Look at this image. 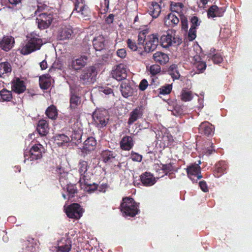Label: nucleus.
Segmentation results:
<instances>
[{
    "instance_id": "obj_9",
    "label": "nucleus",
    "mask_w": 252,
    "mask_h": 252,
    "mask_svg": "<svg viewBox=\"0 0 252 252\" xmlns=\"http://www.w3.org/2000/svg\"><path fill=\"white\" fill-rule=\"evenodd\" d=\"M112 76L118 81L125 79L127 76V72L126 66L123 64H120L116 66L112 72Z\"/></svg>"
},
{
    "instance_id": "obj_43",
    "label": "nucleus",
    "mask_w": 252,
    "mask_h": 252,
    "mask_svg": "<svg viewBox=\"0 0 252 252\" xmlns=\"http://www.w3.org/2000/svg\"><path fill=\"white\" fill-rule=\"evenodd\" d=\"M149 70L151 74L156 75L160 72V67L158 64H154L150 67Z\"/></svg>"
},
{
    "instance_id": "obj_42",
    "label": "nucleus",
    "mask_w": 252,
    "mask_h": 252,
    "mask_svg": "<svg viewBox=\"0 0 252 252\" xmlns=\"http://www.w3.org/2000/svg\"><path fill=\"white\" fill-rule=\"evenodd\" d=\"M172 90V86L171 85H166L161 87L159 89V93L161 94H169Z\"/></svg>"
},
{
    "instance_id": "obj_6",
    "label": "nucleus",
    "mask_w": 252,
    "mask_h": 252,
    "mask_svg": "<svg viewBox=\"0 0 252 252\" xmlns=\"http://www.w3.org/2000/svg\"><path fill=\"white\" fill-rule=\"evenodd\" d=\"M65 212L68 217L78 219L82 216L83 211L78 204L74 203L66 208Z\"/></svg>"
},
{
    "instance_id": "obj_58",
    "label": "nucleus",
    "mask_w": 252,
    "mask_h": 252,
    "mask_svg": "<svg viewBox=\"0 0 252 252\" xmlns=\"http://www.w3.org/2000/svg\"><path fill=\"white\" fill-rule=\"evenodd\" d=\"M40 67L41 69H45L47 67V63L46 61H43L40 63Z\"/></svg>"
},
{
    "instance_id": "obj_44",
    "label": "nucleus",
    "mask_w": 252,
    "mask_h": 252,
    "mask_svg": "<svg viewBox=\"0 0 252 252\" xmlns=\"http://www.w3.org/2000/svg\"><path fill=\"white\" fill-rule=\"evenodd\" d=\"M196 37L195 28H190L188 34V38L189 40L192 41Z\"/></svg>"
},
{
    "instance_id": "obj_62",
    "label": "nucleus",
    "mask_w": 252,
    "mask_h": 252,
    "mask_svg": "<svg viewBox=\"0 0 252 252\" xmlns=\"http://www.w3.org/2000/svg\"><path fill=\"white\" fill-rule=\"evenodd\" d=\"M212 151L213 149H209L207 151L206 154H207L208 155H210L212 154Z\"/></svg>"
},
{
    "instance_id": "obj_5",
    "label": "nucleus",
    "mask_w": 252,
    "mask_h": 252,
    "mask_svg": "<svg viewBox=\"0 0 252 252\" xmlns=\"http://www.w3.org/2000/svg\"><path fill=\"white\" fill-rule=\"evenodd\" d=\"M158 44V39L156 34L149 35L146 39L144 52L140 53L141 55H143L145 52H150L156 49Z\"/></svg>"
},
{
    "instance_id": "obj_47",
    "label": "nucleus",
    "mask_w": 252,
    "mask_h": 252,
    "mask_svg": "<svg viewBox=\"0 0 252 252\" xmlns=\"http://www.w3.org/2000/svg\"><path fill=\"white\" fill-rule=\"evenodd\" d=\"M146 39L145 32L142 31L139 32L138 35V44L143 45Z\"/></svg>"
},
{
    "instance_id": "obj_1",
    "label": "nucleus",
    "mask_w": 252,
    "mask_h": 252,
    "mask_svg": "<svg viewBox=\"0 0 252 252\" xmlns=\"http://www.w3.org/2000/svg\"><path fill=\"white\" fill-rule=\"evenodd\" d=\"M29 40L28 43L21 49L22 54L27 55L40 49L42 45V41L39 36L32 33L28 36Z\"/></svg>"
},
{
    "instance_id": "obj_20",
    "label": "nucleus",
    "mask_w": 252,
    "mask_h": 252,
    "mask_svg": "<svg viewBox=\"0 0 252 252\" xmlns=\"http://www.w3.org/2000/svg\"><path fill=\"white\" fill-rule=\"evenodd\" d=\"M39 147L37 146H33L29 151V155H30L31 160L37 159L42 157L40 150L41 145H39Z\"/></svg>"
},
{
    "instance_id": "obj_50",
    "label": "nucleus",
    "mask_w": 252,
    "mask_h": 252,
    "mask_svg": "<svg viewBox=\"0 0 252 252\" xmlns=\"http://www.w3.org/2000/svg\"><path fill=\"white\" fill-rule=\"evenodd\" d=\"M148 85V83L147 80L146 79H143L141 81L139 88L140 90L144 91L147 88Z\"/></svg>"
},
{
    "instance_id": "obj_27",
    "label": "nucleus",
    "mask_w": 252,
    "mask_h": 252,
    "mask_svg": "<svg viewBox=\"0 0 252 252\" xmlns=\"http://www.w3.org/2000/svg\"><path fill=\"white\" fill-rule=\"evenodd\" d=\"M39 85L42 89H47L51 85V79L48 75H43L39 78Z\"/></svg>"
},
{
    "instance_id": "obj_3",
    "label": "nucleus",
    "mask_w": 252,
    "mask_h": 252,
    "mask_svg": "<svg viewBox=\"0 0 252 252\" xmlns=\"http://www.w3.org/2000/svg\"><path fill=\"white\" fill-rule=\"evenodd\" d=\"M97 71L95 67L89 66L83 69L80 75L79 81L83 84H90L95 80Z\"/></svg>"
},
{
    "instance_id": "obj_57",
    "label": "nucleus",
    "mask_w": 252,
    "mask_h": 252,
    "mask_svg": "<svg viewBox=\"0 0 252 252\" xmlns=\"http://www.w3.org/2000/svg\"><path fill=\"white\" fill-rule=\"evenodd\" d=\"M104 4L105 7L103 10L104 13L106 12L109 8V0H104Z\"/></svg>"
},
{
    "instance_id": "obj_34",
    "label": "nucleus",
    "mask_w": 252,
    "mask_h": 252,
    "mask_svg": "<svg viewBox=\"0 0 252 252\" xmlns=\"http://www.w3.org/2000/svg\"><path fill=\"white\" fill-rule=\"evenodd\" d=\"M80 183L81 188L83 189L84 190L87 192H91L92 191H94L97 189V186L96 185L88 184L87 183L85 182V181H83L82 179H80Z\"/></svg>"
},
{
    "instance_id": "obj_53",
    "label": "nucleus",
    "mask_w": 252,
    "mask_h": 252,
    "mask_svg": "<svg viewBox=\"0 0 252 252\" xmlns=\"http://www.w3.org/2000/svg\"><path fill=\"white\" fill-rule=\"evenodd\" d=\"M199 186L201 189L204 192H206L208 191V188L207 187V185L205 182L201 181L199 182Z\"/></svg>"
},
{
    "instance_id": "obj_39",
    "label": "nucleus",
    "mask_w": 252,
    "mask_h": 252,
    "mask_svg": "<svg viewBox=\"0 0 252 252\" xmlns=\"http://www.w3.org/2000/svg\"><path fill=\"white\" fill-rule=\"evenodd\" d=\"M70 107L72 109H75L80 104V100L79 97L72 95L70 100Z\"/></svg>"
},
{
    "instance_id": "obj_26",
    "label": "nucleus",
    "mask_w": 252,
    "mask_h": 252,
    "mask_svg": "<svg viewBox=\"0 0 252 252\" xmlns=\"http://www.w3.org/2000/svg\"><path fill=\"white\" fill-rule=\"evenodd\" d=\"M37 130L41 136L46 135L48 132V126L46 121L45 120L39 121Z\"/></svg>"
},
{
    "instance_id": "obj_29",
    "label": "nucleus",
    "mask_w": 252,
    "mask_h": 252,
    "mask_svg": "<svg viewBox=\"0 0 252 252\" xmlns=\"http://www.w3.org/2000/svg\"><path fill=\"white\" fill-rule=\"evenodd\" d=\"M199 130L207 135H211L213 132V126L207 122L202 123L199 126Z\"/></svg>"
},
{
    "instance_id": "obj_60",
    "label": "nucleus",
    "mask_w": 252,
    "mask_h": 252,
    "mask_svg": "<svg viewBox=\"0 0 252 252\" xmlns=\"http://www.w3.org/2000/svg\"><path fill=\"white\" fill-rule=\"evenodd\" d=\"M44 9V6L43 5L38 6L37 9L35 11V14H37V12L39 11H41Z\"/></svg>"
},
{
    "instance_id": "obj_51",
    "label": "nucleus",
    "mask_w": 252,
    "mask_h": 252,
    "mask_svg": "<svg viewBox=\"0 0 252 252\" xmlns=\"http://www.w3.org/2000/svg\"><path fill=\"white\" fill-rule=\"evenodd\" d=\"M117 54L121 58H124L126 55V50L125 49H119L117 52Z\"/></svg>"
},
{
    "instance_id": "obj_40",
    "label": "nucleus",
    "mask_w": 252,
    "mask_h": 252,
    "mask_svg": "<svg viewBox=\"0 0 252 252\" xmlns=\"http://www.w3.org/2000/svg\"><path fill=\"white\" fill-rule=\"evenodd\" d=\"M1 99L3 101H9L12 98V94L10 91L3 89L0 92Z\"/></svg>"
},
{
    "instance_id": "obj_52",
    "label": "nucleus",
    "mask_w": 252,
    "mask_h": 252,
    "mask_svg": "<svg viewBox=\"0 0 252 252\" xmlns=\"http://www.w3.org/2000/svg\"><path fill=\"white\" fill-rule=\"evenodd\" d=\"M191 28H196L199 25L198 19L196 17H193L191 19Z\"/></svg>"
},
{
    "instance_id": "obj_37",
    "label": "nucleus",
    "mask_w": 252,
    "mask_h": 252,
    "mask_svg": "<svg viewBox=\"0 0 252 252\" xmlns=\"http://www.w3.org/2000/svg\"><path fill=\"white\" fill-rule=\"evenodd\" d=\"M168 72L173 79H178L180 77V74L177 69V65L172 64L168 69Z\"/></svg>"
},
{
    "instance_id": "obj_4",
    "label": "nucleus",
    "mask_w": 252,
    "mask_h": 252,
    "mask_svg": "<svg viewBox=\"0 0 252 252\" xmlns=\"http://www.w3.org/2000/svg\"><path fill=\"white\" fill-rule=\"evenodd\" d=\"M95 124L98 127L105 126L108 122V115L106 110H96L93 115Z\"/></svg>"
},
{
    "instance_id": "obj_35",
    "label": "nucleus",
    "mask_w": 252,
    "mask_h": 252,
    "mask_svg": "<svg viewBox=\"0 0 252 252\" xmlns=\"http://www.w3.org/2000/svg\"><path fill=\"white\" fill-rule=\"evenodd\" d=\"M46 115L52 119H55L57 117V110L54 105L49 106L46 110Z\"/></svg>"
},
{
    "instance_id": "obj_36",
    "label": "nucleus",
    "mask_w": 252,
    "mask_h": 252,
    "mask_svg": "<svg viewBox=\"0 0 252 252\" xmlns=\"http://www.w3.org/2000/svg\"><path fill=\"white\" fill-rule=\"evenodd\" d=\"M181 98L183 101H190L192 98V94L190 91L186 90H183L182 91Z\"/></svg>"
},
{
    "instance_id": "obj_64",
    "label": "nucleus",
    "mask_w": 252,
    "mask_h": 252,
    "mask_svg": "<svg viewBox=\"0 0 252 252\" xmlns=\"http://www.w3.org/2000/svg\"><path fill=\"white\" fill-rule=\"evenodd\" d=\"M208 1V0H201V2L203 5L206 4Z\"/></svg>"
},
{
    "instance_id": "obj_7",
    "label": "nucleus",
    "mask_w": 252,
    "mask_h": 252,
    "mask_svg": "<svg viewBox=\"0 0 252 252\" xmlns=\"http://www.w3.org/2000/svg\"><path fill=\"white\" fill-rule=\"evenodd\" d=\"M200 163V162L198 164H192L187 168L188 177L193 181H196L202 177L199 165Z\"/></svg>"
},
{
    "instance_id": "obj_12",
    "label": "nucleus",
    "mask_w": 252,
    "mask_h": 252,
    "mask_svg": "<svg viewBox=\"0 0 252 252\" xmlns=\"http://www.w3.org/2000/svg\"><path fill=\"white\" fill-rule=\"evenodd\" d=\"M76 12L78 16L84 17L87 16L88 11L84 3V0H76L75 3V8L72 13Z\"/></svg>"
},
{
    "instance_id": "obj_32",
    "label": "nucleus",
    "mask_w": 252,
    "mask_h": 252,
    "mask_svg": "<svg viewBox=\"0 0 252 252\" xmlns=\"http://www.w3.org/2000/svg\"><path fill=\"white\" fill-rule=\"evenodd\" d=\"M161 45L164 48L170 46L172 43V36L168 33L167 35H162L160 38Z\"/></svg>"
},
{
    "instance_id": "obj_17",
    "label": "nucleus",
    "mask_w": 252,
    "mask_h": 252,
    "mask_svg": "<svg viewBox=\"0 0 252 252\" xmlns=\"http://www.w3.org/2000/svg\"><path fill=\"white\" fill-rule=\"evenodd\" d=\"M96 146V141L93 137L88 138L83 144V146L81 148L83 152H87L93 150Z\"/></svg>"
},
{
    "instance_id": "obj_55",
    "label": "nucleus",
    "mask_w": 252,
    "mask_h": 252,
    "mask_svg": "<svg viewBox=\"0 0 252 252\" xmlns=\"http://www.w3.org/2000/svg\"><path fill=\"white\" fill-rule=\"evenodd\" d=\"M162 169L165 172H168L172 169V165L170 164L162 165Z\"/></svg>"
},
{
    "instance_id": "obj_2",
    "label": "nucleus",
    "mask_w": 252,
    "mask_h": 252,
    "mask_svg": "<svg viewBox=\"0 0 252 252\" xmlns=\"http://www.w3.org/2000/svg\"><path fill=\"white\" fill-rule=\"evenodd\" d=\"M121 211L124 216L133 217L138 212L136 203L132 198L126 197L121 204Z\"/></svg>"
},
{
    "instance_id": "obj_18",
    "label": "nucleus",
    "mask_w": 252,
    "mask_h": 252,
    "mask_svg": "<svg viewBox=\"0 0 252 252\" xmlns=\"http://www.w3.org/2000/svg\"><path fill=\"white\" fill-rule=\"evenodd\" d=\"M154 60L160 64H165L169 61V58L165 53L160 52H157L153 55Z\"/></svg>"
},
{
    "instance_id": "obj_33",
    "label": "nucleus",
    "mask_w": 252,
    "mask_h": 252,
    "mask_svg": "<svg viewBox=\"0 0 252 252\" xmlns=\"http://www.w3.org/2000/svg\"><path fill=\"white\" fill-rule=\"evenodd\" d=\"M88 163L86 161H83L79 164V171L83 177V180L85 181L87 176Z\"/></svg>"
},
{
    "instance_id": "obj_46",
    "label": "nucleus",
    "mask_w": 252,
    "mask_h": 252,
    "mask_svg": "<svg viewBox=\"0 0 252 252\" xmlns=\"http://www.w3.org/2000/svg\"><path fill=\"white\" fill-rule=\"evenodd\" d=\"M212 60L214 63H220L222 60V57L218 53L215 54L212 57Z\"/></svg>"
},
{
    "instance_id": "obj_19",
    "label": "nucleus",
    "mask_w": 252,
    "mask_h": 252,
    "mask_svg": "<svg viewBox=\"0 0 252 252\" xmlns=\"http://www.w3.org/2000/svg\"><path fill=\"white\" fill-rule=\"evenodd\" d=\"M142 183L145 186H152L156 182L155 178L149 173H145L141 176Z\"/></svg>"
},
{
    "instance_id": "obj_13",
    "label": "nucleus",
    "mask_w": 252,
    "mask_h": 252,
    "mask_svg": "<svg viewBox=\"0 0 252 252\" xmlns=\"http://www.w3.org/2000/svg\"><path fill=\"white\" fill-rule=\"evenodd\" d=\"M190 57L192 58L194 66L199 71V72H202L206 67L205 63L201 61L200 55H195L193 51H191Z\"/></svg>"
},
{
    "instance_id": "obj_41",
    "label": "nucleus",
    "mask_w": 252,
    "mask_h": 252,
    "mask_svg": "<svg viewBox=\"0 0 252 252\" xmlns=\"http://www.w3.org/2000/svg\"><path fill=\"white\" fill-rule=\"evenodd\" d=\"M102 156L103 158V161L105 162L112 161V159L115 157L111 152L106 151L103 152Z\"/></svg>"
},
{
    "instance_id": "obj_59",
    "label": "nucleus",
    "mask_w": 252,
    "mask_h": 252,
    "mask_svg": "<svg viewBox=\"0 0 252 252\" xmlns=\"http://www.w3.org/2000/svg\"><path fill=\"white\" fill-rule=\"evenodd\" d=\"M9 3L12 5H16L20 3L22 0H8Z\"/></svg>"
},
{
    "instance_id": "obj_14",
    "label": "nucleus",
    "mask_w": 252,
    "mask_h": 252,
    "mask_svg": "<svg viewBox=\"0 0 252 252\" xmlns=\"http://www.w3.org/2000/svg\"><path fill=\"white\" fill-rule=\"evenodd\" d=\"M14 38L11 36H4L0 41V48L4 51H8L13 47Z\"/></svg>"
},
{
    "instance_id": "obj_21",
    "label": "nucleus",
    "mask_w": 252,
    "mask_h": 252,
    "mask_svg": "<svg viewBox=\"0 0 252 252\" xmlns=\"http://www.w3.org/2000/svg\"><path fill=\"white\" fill-rule=\"evenodd\" d=\"M121 147L125 150H129L133 145L132 139L130 136L124 137L121 142Z\"/></svg>"
},
{
    "instance_id": "obj_10",
    "label": "nucleus",
    "mask_w": 252,
    "mask_h": 252,
    "mask_svg": "<svg viewBox=\"0 0 252 252\" xmlns=\"http://www.w3.org/2000/svg\"><path fill=\"white\" fill-rule=\"evenodd\" d=\"M52 16L47 15L45 13L40 14L37 18L38 26L39 29H44L48 28L52 23Z\"/></svg>"
},
{
    "instance_id": "obj_49",
    "label": "nucleus",
    "mask_w": 252,
    "mask_h": 252,
    "mask_svg": "<svg viewBox=\"0 0 252 252\" xmlns=\"http://www.w3.org/2000/svg\"><path fill=\"white\" fill-rule=\"evenodd\" d=\"M127 43L128 47L132 51H136L137 49V46L134 42L130 39L127 41Z\"/></svg>"
},
{
    "instance_id": "obj_25",
    "label": "nucleus",
    "mask_w": 252,
    "mask_h": 252,
    "mask_svg": "<svg viewBox=\"0 0 252 252\" xmlns=\"http://www.w3.org/2000/svg\"><path fill=\"white\" fill-rule=\"evenodd\" d=\"M104 38L102 36L95 38L93 40V45L96 51H101L105 47Z\"/></svg>"
},
{
    "instance_id": "obj_11",
    "label": "nucleus",
    "mask_w": 252,
    "mask_h": 252,
    "mask_svg": "<svg viewBox=\"0 0 252 252\" xmlns=\"http://www.w3.org/2000/svg\"><path fill=\"white\" fill-rule=\"evenodd\" d=\"M73 34V31L70 26H63L58 32V38L61 40L69 39Z\"/></svg>"
},
{
    "instance_id": "obj_15",
    "label": "nucleus",
    "mask_w": 252,
    "mask_h": 252,
    "mask_svg": "<svg viewBox=\"0 0 252 252\" xmlns=\"http://www.w3.org/2000/svg\"><path fill=\"white\" fill-rule=\"evenodd\" d=\"M121 91L122 95L127 97L131 96L133 93V89L131 86L130 83L128 80H126L122 83L121 85Z\"/></svg>"
},
{
    "instance_id": "obj_63",
    "label": "nucleus",
    "mask_w": 252,
    "mask_h": 252,
    "mask_svg": "<svg viewBox=\"0 0 252 252\" xmlns=\"http://www.w3.org/2000/svg\"><path fill=\"white\" fill-rule=\"evenodd\" d=\"M176 6H179L180 8H182V7L183 6V5L182 3H176Z\"/></svg>"
},
{
    "instance_id": "obj_48",
    "label": "nucleus",
    "mask_w": 252,
    "mask_h": 252,
    "mask_svg": "<svg viewBox=\"0 0 252 252\" xmlns=\"http://www.w3.org/2000/svg\"><path fill=\"white\" fill-rule=\"evenodd\" d=\"M142 156L135 153H132L131 155V158L133 161H140L142 160Z\"/></svg>"
},
{
    "instance_id": "obj_56",
    "label": "nucleus",
    "mask_w": 252,
    "mask_h": 252,
    "mask_svg": "<svg viewBox=\"0 0 252 252\" xmlns=\"http://www.w3.org/2000/svg\"><path fill=\"white\" fill-rule=\"evenodd\" d=\"M114 20V15L113 14H110L106 19V22L108 24H111Z\"/></svg>"
},
{
    "instance_id": "obj_28",
    "label": "nucleus",
    "mask_w": 252,
    "mask_h": 252,
    "mask_svg": "<svg viewBox=\"0 0 252 252\" xmlns=\"http://www.w3.org/2000/svg\"><path fill=\"white\" fill-rule=\"evenodd\" d=\"M55 141L59 146H62L68 143L69 138L64 134H58L55 136Z\"/></svg>"
},
{
    "instance_id": "obj_30",
    "label": "nucleus",
    "mask_w": 252,
    "mask_h": 252,
    "mask_svg": "<svg viewBox=\"0 0 252 252\" xmlns=\"http://www.w3.org/2000/svg\"><path fill=\"white\" fill-rule=\"evenodd\" d=\"M142 116V112L139 108H136L132 111L130 114V117L128 122L130 125L136 121Z\"/></svg>"
},
{
    "instance_id": "obj_31",
    "label": "nucleus",
    "mask_w": 252,
    "mask_h": 252,
    "mask_svg": "<svg viewBox=\"0 0 252 252\" xmlns=\"http://www.w3.org/2000/svg\"><path fill=\"white\" fill-rule=\"evenodd\" d=\"M71 249V243L69 240H65V243L62 244L61 242L58 244L57 252H69Z\"/></svg>"
},
{
    "instance_id": "obj_23",
    "label": "nucleus",
    "mask_w": 252,
    "mask_h": 252,
    "mask_svg": "<svg viewBox=\"0 0 252 252\" xmlns=\"http://www.w3.org/2000/svg\"><path fill=\"white\" fill-rule=\"evenodd\" d=\"M179 20L177 17L173 14L170 13L165 18L164 24L167 27H173L179 23Z\"/></svg>"
},
{
    "instance_id": "obj_16",
    "label": "nucleus",
    "mask_w": 252,
    "mask_h": 252,
    "mask_svg": "<svg viewBox=\"0 0 252 252\" xmlns=\"http://www.w3.org/2000/svg\"><path fill=\"white\" fill-rule=\"evenodd\" d=\"M12 84V91L17 94L22 93L26 90V86L23 81L18 78L13 80Z\"/></svg>"
},
{
    "instance_id": "obj_22",
    "label": "nucleus",
    "mask_w": 252,
    "mask_h": 252,
    "mask_svg": "<svg viewBox=\"0 0 252 252\" xmlns=\"http://www.w3.org/2000/svg\"><path fill=\"white\" fill-rule=\"evenodd\" d=\"M223 12V9H220L216 5H213L209 9L208 11V15L209 17L212 18L220 17L222 15Z\"/></svg>"
},
{
    "instance_id": "obj_54",
    "label": "nucleus",
    "mask_w": 252,
    "mask_h": 252,
    "mask_svg": "<svg viewBox=\"0 0 252 252\" xmlns=\"http://www.w3.org/2000/svg\"><path fill=\"white\" fill-rule=\"evenodd\" d=\"M67 190L69 192V193L72 194L71 196H73V194H74L76 192V189H75V188L72 186H68L67 187Z\"/></svg>"
},
{
    "instance_id": "obj_38",
    "label": "nucleus",
    "mask_w": 252,
    "mask_h": 252,
    "mask_svg": "<svg viewBox=\"0 0 252 252\" xmlns=\"http://www.w3.org/2000/svg\"><path fill=\"white\" fill-rule=\"evenodd\" d=\"M11 68L7 63H2L0 64V76L4 73L10 72Z\"/></svg>"
},
{
    "instance_id": "obj_8",
    "label": "nucleus",
    "mask_w": 252,
    "mask_h": 252,
    "mask_svg": "<svg viewBox=\"0 0 252 252\" xmlns=\"http://www.w3.org/2000/svg\"><path fill=\"white\" fill-rule=\"evenodd\" d=\"M88 60L87 56L83 55L81 57L73 59L69 63V67L74 70H78L84 67L86 64Z\"/></svg>"
},
{
    "instance_id": "obj_45",
    "label": "nucleus",
    "mask_w": 252,
    "mask_h": 252,
    "mask_svg": "<svg viewBox=\"0 0 252 252\" xmlns=\"http://www.w3.org/2000/svg\"><path fill=\"white\" fill-rule=\"evenodd\" d=\"M182 29L185 31H187L188 29L187 19L182 15L181 17Z\"/></svg>"
},
{
    "instance_id": "obj_24",
    "label": "nucleus",
    "mask_w": 252,
    "mask_h": 252,
    "mask_svg": "<svg viewBox=\"0 0 252 252\" xmlns=\"http://www.w3.org/2000/svg\"><path fill=\"white\" fill-rule=\"evenodd\" d=\"M149 12L153 18H156L159 16L161 12L160 6L157 2H153L149 7Z\"/></svg>"
},
{
    "instance_id": "obj_61",
    "label": "nucleus",
    "mask_w": 252,
    "mask_h": 252,
    "mask_svg": "<svg viewBox=\"0 0 252 252\" xmlns=\"http://www.w3.org/2000/svg\"><path fill=\"white\" fill-rule=\"evenodd\" d=\"M112 90L111 89L104 90V93L105 94H110L112 93Z\"/></svg>"
}]
</instances>
